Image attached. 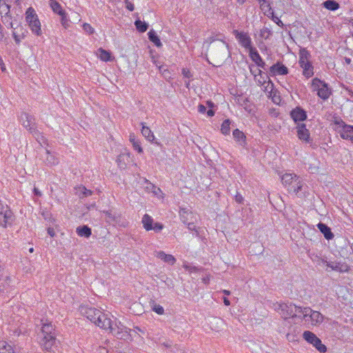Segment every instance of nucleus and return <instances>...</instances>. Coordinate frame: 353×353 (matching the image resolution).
I'll use <instances>...</instances> for the list:
<instances>
[{
  "mask_svg": "<svg viewBox=\"0 0 353 353\" xmlns=\"http://www.w3.org/2000/svg\"><path fill=\"white\" fill-rule=\"evenodd\" d=\"M181 221L184 223H188L189 221H194L196 219V214L185 208H181L179 210Z\"/></svg>",
  "mask_w": 353,
  "mask_h": 353,
  "instance_id": "17",
  "label": "nucleus"
},
{
  "mask_svg": "<svg viewBox=\"0 0 353 353\" xmlns=\"http://www.w3.org/2000/svg\"><path fill=\"white\" fill-rule=\"evenodd\" d=\"M97 55L100 58V59L103 61H108L111 60L110 52L102 48H99L98 50Z\"/></svg>",
  "mask_w": 353,
  "mask_h": 353,
  "instance_id": "39",
  "label": "nucleus"
},
{
  "mask_svg": "<svg viewBox=\"0 0 353 353\" xmlns=\"http://www.w3.org/2000/svg\"><path fill=\"white\" fill-rule=\"evenodd\" d=\"M130 161V154L129 152H123L120 154L117 159V162L120 168H125L127 164Z\"/></svg>",
  "mask_w": 353,
  "mask_h": 353,
  "instance_id": "23",
  "label": "nucleus"
},
{
  "mask_svg": "<svg viewBox=\"0 0 353 353\" xmlns=\"http://www.w3.org/2000/svg\"><path fill=\"white\" fill-rule=\"evenodd\" d=\"M273 308L284 319L296 316L301 318V316L298 315L299 307L291 303H275L273 304Z\"/></svg>",
  "mask_w": 353,
  "mask_h": 353,
  "instance_id": "1",
  "label": "nucleus"
},
{
  "mask_svg": "<svg viewBox=\"0 0 353 353\" xmlns=\"http://www.w3.org/2000/svg\"><path fill=\"white\" fill-rule=\"evenodd\" d=\"M83 30L88 34H92L94 32V29L88 23H84L82 26Z\"/></svg>",
  "mask_w": 353,
  "mask_h": 353,
  "instance_id": "52",
  "label": "nucleus"
},
{
  "mask_svg": "<svg viewBox=\"0 0 353 353\" xmlns=\"http://www.w3.org/2000/svg\"><path fill=\"white\" fill-rule=\"evenodd\" d=\"M0 14L2 15H8L10 14V6L9 4L1 5L0 6Z\"/></svg>",
  "mask_w": 353,
  "mask_h": 353,
  "instance_id": "48",
  "label": "nucleus"
},
{
  "mask_svg": "<svg viewBox=\"0 0 353 353\" xmlns=\"http://www.w3.org/2000/svg\"><path fill=\"white\" fill-rule=\"evenodd\" d=\"M188 225V228L189 230L194 231L196 236L199 235V232L196 230V226L194 225V221H189L188 223H185Z\"/></svg>",
  "mask_w": 353,
  "mask_h": 353,
  "instance_id": "54",
  "label": "nucleus"
},
{
  "mask_svg": "<svg viewBox=\"0 0 353 353\" xmlns=\"http://www.w3.org/2000/svg\"><path fill=\"white\" fill-rule=\"evenodd\" d=\"M311 87L313 91L316 92L318 97L323 100H327L332 94V90L328 84L318 78L312 79Z\"/></svg>",
  "mask_w": 353,
  "mask_h": 353,
  "instance_id": "3",
  "label": "nucleus"
},
{
  "mask_svg": "<svg viewBox=\"0 0 353 353\" xmlns=\"http://www.w3.org/2000/svg\"><path fill=\"white\" fill-rule=\"evenodd\" d=\"M1 22L7 28H14L13 17L11 14L2 15Z\"/></svg>",
  "mask_w": 353,
  "mask_h": 353,
  "instance_id": "37",
  "label": "nucleus"
},
{
  "mask_svg": "<svg viewBox=\"0 0 353 353\" xmlns=\"http://www.w3.org/2000/svg\"><path fill=\"white\" fill-rule=\"evenodd\" d=\"M324 316L319 312L313 310L310 324L312 326H319L324 320Z\"/></svg>",
  "mask_w": 353,
  "mask_h": 353,
  "instance_id": "27",
  "label": "nucleus"
},
{
  "mask_svg": "<svg viewBox=\"0 0 353 353\" xmlns=\"http://www.w3.org/2000/svg\"><path fill=\"white\" fill-rule=\"evenodd\" d=\"M230 125H231V121L230 119H225L223 121L221 125V132L225 134H230Z\"/></svg>",
  "mask_w": 353,
  "mask_h": 353,
  "instance_id": "42",
  "label": "nucleus"
},
{
  "mask_svg": "<svg viewBox=\"0 0 353 353\" xmlns=\"http://www.w3.org/2000/svg\"><path fill=\"white\" fill-rule=\"evenodd\" d=\"M99 353H108V351L105 347H99Z\"/></svg>",
  "mask_w": 353,
  "mask_h": 353,
  "instance_id": "63",
  "label": "nucleus"
},
{
  "mask_svg": "<svg viewBox=\"0 0 353 353\" xmlns=\"http://www.w3.org/2000/svg\"><path fill=\"white\" fill-rule=\"evenodd\" d=\"M76 194L79 196V198L83 199L85 197H88L92 195V192L90 190L86 189L84 186H79L76 189Z\"/></svg>",
  "mask_w": 353,
  "mask_h": 353,
  "instance_id": "35",
  "label": "nucleus"
},
{
  "mask_svg": "<svg viewBox=\"0 0 353 353\" xmlns=\"http://www.w3.org/2000/svg\"><path fill=\"white\" fill-rule=\"evenodd\" d=\"M61 25L65 28H67L69 26V19L67 17V14L65 12L63 15H61Z\"/></svg>",
  "mask_w": 353,
  "mask_h": 353,
  "instance_id": "53",
  "label": "nucleus"
},
{
  "mask_svg": "<svg viewBox=\"0 0 353 353\" xmlns=\"http://www.w3.org/2000/svg\"><path fill=\"white\" fill-rule=\"evenodd\" d=\"M233 137L236 141L240 143L244 142L245 137L243 132L239 129H236L233 131Z\"/></svg>",
  "mask_w": 353,
  "mask_h": 353,
  "instance_id": "45",
  "label": "nucleus"
},
{
  "mask_svg": "<svg viewBox=\"0 0 353 353\" xmlns=\"http://www.w3.org/2000/svg\"><path fill=\"white\" fill-rule=\"evenodd\" d=\"M303 337L307 343L315 347V348L321 353H324L327 351L326 346L322 343L321 339L313 332L310 331H305L303 333Z\"/></svg>",
  "mask_w": 353,
  "mask_h": 353,
  "instance_id": "6",
  "label": "nucleus"
},
{
  "mask_svg": "<svg viewBox=\"0 0 353 353\" xmlns=\"http://www.w3.org/2000/svg\"><path fill=\"white\" fill-rule=\"evenodd\" d=\"M291 117L297 123L298 121H303L307 118V114L305 110L300 107H296L293 109L290 112Z\"/></svg>",
  "mask_w": 353,
  "mask_h": 353,
  "instance_id": "19",
  "label": "nucleus"
},
{
  "mask_svg": "<svg viewBox=\"0 0 353 353\" xmlns=\"http://www.w3.org/2000/svg\"><path fill=\"white\" fill-rule=\"evenodd\" d=\"M148 38L157 47H161L162 46L159 37L154 30H152L148 32Z\"/></svg>",
  "mask_w": 353,
  "mask_h": 353,
  "instance_id": "38",
  "label": "nucleus"
},
{
  "mask_svg": "<svg viewBox=\"0 0 353 353\" xmlns=\"http://www.w3.org/2000/svg\"><path fill=\"white\" fill-rule=\"evenodd\" d=\"M260 4V7L262 10L265 12L270 11L271 10L270 5L268 3L266 0H258Z\"/></svg>",
  "mask_w": 353,
  "mask_h": 353,
  "instance_id": "50",
  "label": "nucleus"
},
{
  "mask_svg": "<svg viewBox=\"0 0 353 353\" xmlns=\"http://www.w3.org/2000/svg\"><path fill=\"white\" fill-rule=\"evenodd\" d=\"M12 37L17 44H19L21 41L26 37L28 31L23 27L19 24L17 27L12 28Z\"/></svg>",
  "mask_w": 353,
  "mask_h": 353,
  "instance_id": "16",
  "label": "nucleus"
},
{
  "mask_svg": "<svg viewBox=\"0 0 353 353\" xmlns=\"http://www.w3.org/2000/svg\"><path fill=\"white\" fill-rule=\"evenodd\" d=\"M324 7L330 10H336L339 8L337 2L333 0H327L323 3Z\"/></svg>",
  "mask_w": 353,
  "mask_h": 353,
  "instance_id": "41",
  "label": "nucleus"
},
{
  "mask_svg": "<svg viewBox=\"0 0 353 353\" xmlns=\"http://www.w3.org/2000/svg\"><path fill=\"white\" fill-rule=\"evenodd\" d=\"M48 234L54 237L55 236V232L54 230L52 228H48Z\"/></svg>",
  "mask_w": 353,
  "mask_h": 353,
  "instance_id": "61",
  "label": "nucleus"
},
{
  "mask_svg": "<svg viewBox=\"0 0 353 353\" xmlns=\"http://www.w3.org/2000/svg\"><path fill=\"white\" fill-rule=\"evenodd\" d=\"M141 223L143 224V227L146 231H150L152 230V226L154 224V220L148 214H145L142 217Z\"/></svg>",
  "mask_w": 353,
  "mask_h": 353,
  "instance_id": "29",
  "label": "nucleus"
},
{
  "mask_svg": "<svg viewBox=\"0 0 353 353\" xmlns=\"http://www.w3.org/2000/svg\"><path fill=\"white\" fill-rule=\"evenodd\" d=\"M151 307H152V310L154 312H155L157 314H158L159 315H162V314H164V309H163V307L161 305L155 303L154 301H153L151 303Z\"/></svg>",
  "mask_w": 353,
  "mask_h": 353,
  "instance_id": "46",
  "label": "nucleus"
},
{
  "mask_svg": "<svg viewBox=\"0 0 353 353\" xmlns=\"http://www.w3.org/2000/svg\"><path fill=\"white\" fill-rule=\"evenodd\" d=\"M296 130L299 139L307 143H311L312 142L310 131L306 128L305 124L297 123Z\"/></svg>",
  "mask_w": 353,
  "mask_h": 353,
  "instance_id": "12",
  "label": "nucleus"
},
{
  "mask_svg": "<svg viewBox=\"0 0 353 353\" xmlns=\"http://www.w3.org/2000/svg\"><path fill=\"white\" fill-rule=\"evenodd\" d=\"M303 185L304 183L303 180L297 176L294 181H293L291 185H289L288 188V190L290 192H293L298 195L299 196H302L303 195Z\"/></svg>",
  "mask_w": 353,
  "mask_h": 353,
  "instance_id": "13",
  "label": "nucleus"
},
{
  "mask_svg": "<svg viewBox=\"0 0 353 353\" xmlns=\"http://www.w3.org/2000/svg\"><path fill=\"white\" fill-rule=\"evenodd\" d=\"M14 220L13 213L8 208L1 206L0 208V225L6 228L8 225H11Z\"/></svg>",
  "mask_w": 353,
  "mask_h": 353,
  "instance_id": "11",
  "label": "nucleus"
},
{
  "mask_svg": "<svg viewBox=\"0 0 353 353\" xmlns=\"http://www.w3.org/2000/svg\"><path fill=\"white\" fill-rule=\"evenodd\" d=\"M263 86H264V88H263L264 92L270 93L273 90L274 83L270 79H268V80L266 81V83Z\"/></svg>",
  "mask_w": 353,
  "mask_h": 353,
  "instance_id": "49",
  "label": "nucleus"
},
{
  "mask_svg": "<svg viewBox=\"0 0 353 353\" xmlns=\"http://www.w3.org/2000/svg\"><path fill=\"white\" fill-rule=\"evenodd\" d=\"M298 314H302V319L305 321V323H310V320L312 319V313L313 312V310H312L310 307H299Z\"/></svg>",
  "mask_w": 353,
  "mask_h": 353,
  "instance_id": "22",
  "label": "nucleus"
},
{
  "mask_svg": "<svg viewBox=\"0 0 353 353\" xmlns=\"http://www.w3.org/2000/svg\"><path fill=\"white\" fill-rule=\"evenodd\" d=\"M50 6L52 10H53V12L58 14L60 16L63 15V14L65 12L62 9L61 4L55 0H50Z\"/></svg>",
  "mask_w": 353,
  "mask_h": 353,
  "instance_id": "33",
  "label": "nucleus"
},
{
  "mask_svg": "<svg viewBox=\"0 0 353 353\" xmlns=\"http://www.w3.org/2000/svg\"><path fill=\"white\" fill-rule=\"evenodd\" d=\"M299 64H303L305 63H310L311 54L310 52L305 48H301L299 50Z\"/></svg>",
  "mask_w": 353,
  "mask_h": 353,
  "instance_id": "26",
  "label": "nucleus"
},
{
  "mask_svg": "<svg viewBox=\"0 0 353 353\" xmlns=\"http://www.w3.org/2000/svg\"><path fill=\"white\" fill-rule=\"evenodd\" d=\"M296 176L297 175L293 173H285L281 177L282 183L288 188L289 185L292 184Z\"/></svg>",
  "mask_w": 353,
  "mask_h": 353,
  "instance_id": "30",
  "label": "nucleus"
},
{
  "mask_svg": "<svg viewBox=\"0 0 353 353\" xmlns=\"http://www.w3.org/2000/svg\"><path fill=\"white\" fill-rule=\"evenodd\" d=\"M289 72L288 68L280 62H277L270 68L269 73L271 76L285 75Z\"/></svg>",
  "mask_w": 353,
  "mask_h": 353,
  "instance_id": "15",
  "label": "nucleus"
},
{
  "mask_svg": "<svg viewBox=\"0 0 353 353\" xmlns=\"http://www.w3.org/2000/svg\"><path fill=\"white\" fill-rule=\"evenodd\" d=\"M253 66L252 65H250V72L252 73V74H253L254 76V74H258V72H257V69L258 68H255L254 70L253 69Z\"/></svg>",
  "mask_w": 353,
  "mask_h": 353,
  "instance_id": "62",
  "label": "nucleus"
},
{
  "mask_svg": "<svg viewBox=\"0 0 353 353\" xmlns=\"http://www.w3.org/2000/svg\"><path fill=\"white\" fill-rule=\"evenodd\" d=\"M272 20L279 26L281 27H283V22L277 17H274L273 15V12L272 13Z\"/></svg>",
  "mask_w": 353,
  "mask_h": 353,
  "instance_id": "59",
  "label": "nucleus"
},
{
  "mask_svg": "<svg viewBox=\"0 0 353 353\" xmlns=\"http://www.w3.org/2000/svg\"><path fill=\"white\" fill-rule=\"evenodd\" d=\"M321 263L332 270L341 271V265L337 262H329L325 259L321 260Z\"/></svg>",
  "mask_w": 353,
  "mask_h": 353,
  "instance_id": "40",
  "label": "nucleus"
},
{
  "mask_svg": "<svg viewBox=\"0 0 353 353\" xmlns=\"http://www.w3.org/2000/svg\"><path fill=\"white\" fill-rule=\"evenodd\" d=\"M155 256L170 265H173L176 262V259L172 254H165L163 251H159L155 253Z\"/></svg>",
  "mask_w": 353,
  "mask_h": 353,
  "instance_id": "24",
  "label": "nucleus"
},
{
  "mask_svg": "<svg viewBox=\"0 0 353 353\" xmlns=\"http://www.w3.org/2000/svg\"><path fill=\"white\" fill-rule=\"evenodd\" d=\"M141 125H142L141 133H142L143 136L145 137V138L148 141L152 142L155 139L153 132L151 131V130L148 127L144 125L143 123H141Z\"/></svg>",
  "mask_w": 353,
  "mask_h": 353,
  "instance_id": "32",
  "label": "nucleus"
},
{
  "mask_svg": "<svg viewBox=\"0 0 353 353\" xmlns=\"http://www.w3.org/2000/svg\"><path fill=\"white\" fill-rule=\"evenodd\" d=\"M182 74L185 78L190 79L192 77L190 71L187 68H183Z\"/></svg>",
  "mask_w": 353,
  "mask_h": 353,
  "instance_id": "56",
  "label": "nucleus"
},
{
  "mask_svg": "<svg viewBox=\"0 0 353 353\" xmlns=\"http://www.w3.org/2000/svg\"><path fill=\"white\" fill-rule=\"evenodd\" d=\"M213 53L220 59H225L228 53V45L224 41H222L220 45L216 46L215 49H212Z\"/></svg>",
  "mask_w": 353,
  "mask_h": 353,
  "instance_id": "18",
  "label": "nucleus"
},
{
  "mask_svg": "<svg viewBox=\"0 0 353 353\" xmlns=\"http://www.w3.org/2000/svg\"><path fill=\"white\" fill-rule=\"evenodd\" d=\"M125 7L130 11H133L134 9V4L129 1V0H125Z\"/></svg>",
  "mask_w": 353,
  "mask_h": 353,
  "instance_id": "58",
  "label": "nucleus"
},
{
  "mask_svg": "<svg viewBox=\"0 0 353 353\" xmlns=\"http://www.w3.org/2000/svg\"><path fill=\"white\" fill-rule=\"evenodd\" d=\"M317 228L321 231L322 234H323L324 237L327 240H331L334 238V234L331 232L330 228L323 223H319L317 224Z\"/></svg>",
  "mask_w": 353,
  "mask_h": 353,
  "instance_id": "25",
  "label": "nucleus"
},
{
  "mask_svg": "<svg viewBox=\"0 0 353 353\" xmlns=\"http://www.w3.org/2000/svg\"><path fill=\"white\" fill-rule=\"evenodd\" d=\"M249 54L251 59L256 64L258 67L265 69V63L263 61L256 48L251 50V52H250Z\"/></svg>",
  "mask_w": 353,
  "mask_h": 353,
  "instance_id": "21",
  "label": "nucleus"
},
{
  "mask_svg": "<svg viewBox=\"0 0 353 353\" xmlns=\"http://www.w3.org/2000/svg\"><path fill=\"white\" fill-rule=\"evenodd\" d=\"M198 110L200 113H205L206 111V107L202 104L199 105L198 107Z\"/></svg>",
  "mask_w": 353,
  "mask_h": 353,
  "instance_id": "60",
  "label": "nucleus"
},
{
  "mask_svg": "<svg viewBox=\"0 0 353 353\" xmlns=\"http://www.w3.org/2000/svg\"><path fill=\"white\" fill-rule=\"evenodd\" d=\"M19 121L23 127L33 135L37 134L38 131L35 125L34 118L33 116L26 112H21L19 116Z\"/></svg>",
  "mask_w": 353,
  "mask_h": 353,
  "instance_id": "8",
  "label": "nucleus"
},
{
  "mask_svg": "<svg viewBox=\"0 0 353 353\" xmlns=\"http://www.w3.org/2000/svg\"><path fill=\"white\" fill-rule=\"evenodd\" d=\"M26 21L28 23L32 34L37 37L42 35L41 22L34 9L28 8L26 11Z\"/></svg>",
  "mask_w": 353,
  "mask_h": 353,
  "instance_id": "2",
  "label": "nucleus"
},
{
  "mask_svg": "<svg viewBox=\"0 0 353 353\" xmlns=\"http://www.w3.org/2000/svg\"><path fill=\"white\" fill-rule=\"evenodd\" d=\"M40 345L44 353H58L57 337L41 336Z\"/></svg>",
  "mask_w": 353,
  "mask_h": 353,
  "instance_id": "4",
  "label": "nucleus"
},
{
  "mask_svg": "<svg viewBox=\"0 0 353 353\" xmlns=\"http://www.w3.org/2000/svg\"><path fill=\"white\" fill-rule=\"evenodd\" d=\"M81 312L88 319L94 323L100 310L94 307H81Z\"/></svg>",
  "mask_w": 353,
  "mask_h": 353,
  "instance_id": "20",
  "label": "nucleus"
},
{
  "mask_svg": "<svg viewBox=\"0 0 353 353\" xmlns=\"http://www.w3.org/2000/svg\"><path fill=\"white\" fill-rule=\"evenodd\" d=\"M303 69V75L306 78H310L314 75V67L311 62L305 63L299 65Z\"/></svg>",
  "mask_w": 353,
  "mask_h": 353,
  "instance_id": "28",
  "label": "nucleus"
},
{
  "mask_svg": "<svg viewBox=\"0 0 353 353\" xmlns=\"http://www.w3.org/2000/svg\"><path fill=\"white\" fill-rule=\"evenodd\" d=\"M272 32L271 30L268 27H263L261 30L260 35L262 38L265 39H268L270 38V37L272 35Z\"/></svg>",
  "mask_w": 353,
  "mask_h": 353,
  "instance_id": "47",
  "label": "nucleus"
},
{
  "mask_svg": "<svg viewBox=\"0 0 353 353\" xmlns=\"http://www.w3.org/2000/svg\"><path fill=\"white\" fill-rule=\"evenodd\" d=\"M235 38L239 43V44L244 48L251 52V50H254L255 48L252 46V39L248 32H240L237 30H234L232 32Z\"/></svg>",
  "mask_w": 353,
  "mask_h": 353,
  "instance_id": "7",
  "label": "nucleus"
},
{
  "mask_svg": "<svg viewBox=\"0 0 353 353\" xmlns=\"http://www.w3.org/2000/svg\"><path fill=\"white\" fill-rule=\"evenodd\" d=\"M77 233L79 236L89 237L91 234V229L87 225L79 226L77 228Z\"/></svg>",
  "mask_w": 353,
  "mask_h": 353,
  "instance_id": "34",
  "label": "nucleus"
},
{
  "mask_svg": "<svg viewBox=\"0 0 353 353\" xmlns=\"http://www.w3.org/2000/svg\"><path fill=\"white\" fill-rule=\"evenodd\" d=\"M105 219L109 223H114L117 222V219L119 218V215L113 213L111 210L104 211Z\"/></svg>",
  "mask_w": 353,
  "mask_h": 353,
  "instance_id": "36",
  "label": "nucleus"
},
{
  "mask_svg": "<svg viewBox=\"0 0 353 353\" xmlns=\"http://www.w3.org/2000/svg\"><path fill=\"white\" fill-rule=\"evenodd\" d=\"M163 228V225L160 223H154L152 226V230L157 232H160Z\"/></svg>",
  "mask_w": 353,
  "mask_h": 353,
  "instance_id": "55",
  "label": "nucleus"
},
{
  "mask_svg": "<svg viewBox=\"0 0 353 353\" xmlns=\"http://www.w3.org/2000/svg\"><path fill=\"white\" fill-rule=\"evenodd\" d=\"M258 74H254V80L257 81L258 85H264L269 77L268 75L263 72L260 69H257Z\"/></svg>",
  "mask_w": 353,
  "mask_h": 353,
  "instance_id": "31",
  "label": "nucleus"
},
{
  "mask_svg": "<svg viewBox=\"0 0 353 353\" xmlns=\"http://www.w3.org/2000/svg\"><path fill=\"white\" fill-rule=\"evenodd\" d=\"M134 25L137 30L140 32H145L148 27V24L145 22L141 21V20H137L134 22Z\"/></svg>",
  "mask_w": 353,
  "mask_h": 353,
  "instance_id": "44",
  "label": "nucleus"
},
{
  "mask_svg": "<svg viewBox=\"0 0 353 353\" xmlns=\"http://www.w3.org/2000/svg\"><path fill=\"white\" fill-rule=\"evenodd\" d=\"M37 325L39 326V325ZM39 325L41 326V336H46V338H50V336L57 337V333L52 322L47 319H41Z\"/></svg>",
  "mask_w": 353,
  "mask_h": 353,
  "instance_id": "9",
  "label": "nucleus"
},
{
  "mask_svg": "<svg viewBox=\"0 0 353 353\" xmlns=\"http://www.w3.org/2000/svg\"><path fill=\"white\" fill-rule=\"evenodd\" d=\"M335 124L341 128L339 132L343 139H348L353 142V125H347L342 120L335 121Z\"/></svg>",
  "mask_w": 353,
  "mask_h": 353,
  "instance_id": "10",
  "label": "nucleus"
},
{
  "mask_svg": "<svg viewBox=\"0 0 353 353\" xmlns=\"http://www.w3.org/2000/svg\"><path fill=\"white\" fill-rule=\"evenodd\" d=\"M130 141L132 143V145L134 150H136L139 153L143 152V149L138 141L135 140L134 138L132 139L130 137Z\"/></svg>",
  "mask_w": 353,
  "mask_h": 353,
  "instance_id": "51",
  "label": "nucleus"
},
{
  "mask_svg": "<svg viewBox=\"0 0 353 353\" xmlns=\"http://www.w3.org/2000/svg\"><path fill=\"white\" fill-rule=\"evenodd\" d=\"M0 353H14V351L11 345L6 341H1L0 342Z\"/></svg>",
  "mask_w": 353,
  "mask_h": 353,
  "instance_id": "43",
  "label": "nucleus"
},
{
  "mask_svg": "<svg viewBox=\"0 0 353 353\" xmlns=\"http://www.w3.org/2000/svg\"><path fill=\"white\" fill-rule=\"evenodd\" d=\"M108 330H109L114 336L120 339H125L129 336L128 328L119 321H115L112 322L111 321L110 327H108Z\"/></svg>",
  "mask_w": 353,
  "mask_h": 353,
  "instance_id": "5",
  "label": "nucleus"
},
{
  "mask_svg": "<svg viewBox=\"0 0 353 353\" xmlns=\"http://www.w3.org/2000/svg\"><path fill=\"white\" fill-rule=\"evenodd\" d=\"M159 70L161 72L163 73V74L165 75V72H168V70L164 68V67L163 65L160 66L159 67Z\"/></svg>",
  "mask_w": 353,
  "mask_h": 353,
  "instance_id": "64",
  "label": "nucleus"
},
{
  "mask_svg": "<svg viewBox=\"0 0 353 353\" xmlns=\"http://www.w3.org/2000/svg\"><path fill=\"white\" fill-rule=\"evenodd\" d=\"M111 321L112 320L108 316V314H105L100 310L94 323L102 329L108 330V327H110Z\"/></svg>",
  "mask_w": 353,
  "mask_h": 353,
  "instance_id": "14",
  "label": "nucleus"
},
{
  "mask_svg": "<svg viewBox=\"0 0 353 353\" xmlns=\"http://www.w3.org/2000/svg\"><path fill=\"white\" fill-rule=\"evenodd\" d=\"M234 199H235V201L238 203H242L243 201V196L239 192H236V194L234 196Z\"/></svg>",
  "mask_w": 353,
  "mask_h": 353,
  "instance_id": "57",
  "label": "nucleus"
}]
</instances>
